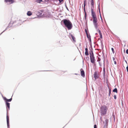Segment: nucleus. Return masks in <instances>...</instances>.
<instances>
[{"label": "nucleus", "mask_w": 128, "mask_h": 128, "mask_svg": "<svg viewBox=\"0 0 128 128\" xmlns=\"http://www.w3.org/2000/svg\"><path fill=\"white\" fill-rule=\"evenodd\" d=\"M91 15L93 18V22L95 27L97 28L98 25L97 23V19L94 10L93 9L91 8Z\"/></svg>", "instance_id": "obj_1"}, {"label": "nucleus", "mask_w": 128, "mask_h": 128, "mask_svg": "<svg viewBox=\"0 0 128 128\" xmlns=\"http://www.w3.org/2000/svg\"><path fill=\"white\" fill-rule=\"evenodd\" d=\"M65 26L68 30H70L72 28V24L70 21L68 20L64 19L62 20Z\"/></svg>", "instance_id": "obj_2"}, {"label": "nucleus", "mask_w": 128, "mask_h": 128, "mask_svg": "<svg viewBox=\"0 0 128 128\" xmlns=\"http://www.w3.org/2000/svg\"><path fill=\"white\" fill-rule=\"evenodd\" d=\"M108 109L107 106L105 105L102 106L100 108V110L101 114L103 116L106 113L107 110Z\"/></svg>", "instance_id": "obj_3"}, {"label": "nucleus", "mask_w": 128, "mask_h": 128, "mask_svg": "<svg viewBox=\"0 0 128 128\" xmlns=\"http://www.w3.org/2000/svg\"><path fill=\"white\" fill-rule=\"evenodd\" d=\"M90 60L92 64H95V59L92 52V54H90Z\"/></svg>", "instance_id": "obj_4"}, {"label": "nucleus", "mask_w": 128, "mask_h": 128, "mask_svg": "<svg viewBox=\"0 0 128 128\" xmlns=\"http://www.w3.org/2000/svg\"><path fill=\"white\" fill-rule=\"evenodd\" d=\"M94 78L95 80H96L97 79L99 78L100 74L98 72L96 71L94 72Z\"/></svg>", "instance_id": "obj_5"}, {"label": "nucleus", "mask_w": 128, "mask_h": 128, "mask_svg": "<svg viewBox=\"0 0 128 128\" xmlns=\"http://www.w3.org/2000/svg\"><path fill=\"white\" fill-rule=\"evenodd\" d=\"M80 71L81 75L82 76L84 77L85 76L84 72L82 68L80 69Z\"/></svg>", "instance_id": "obj_6"}, {"label": "nucleus", "mask_w": 128, "mask_h": 128, "mask_svg": "<svg viewBox=\"0 0 128 128\" xmlns=\"http://www.w3.org/2000/svg\"><path fill=\"white\" fill-rule=\"evenodd\" d=\"M6 106L7 110H9L10 108V104L9 103L6 102Z\"/></svg>", "instance_id": "obj_7"}, {"label": "nucleus", "mask_w": 128, "mask_h": 128, "mask_svg": "<svg viewBox=\"0 0 128 128\" xmlns=\"http://www.w3.org/2000/svg\"><path fill=\"white\" fill-rule=\"evenodd\" d=\"M4 99L5 100V101L6 102H10L11 101V100H12V98H10V99H7L6 98L4 97Z\"/></svg>", "instance_id": "obj_8"}, {"label": "nucleus", "mask_w": 128, "mask_h": 128, "mask_svg": "<svg viewBox=\"0 0 128 128\" xmlns=\"http://www.w3.org/2000/svg\"><path fill=\"white\" fill-rule=\"evenodd\" d=\"M4 1L6 2H10V4H12L14 2V0H4Z\"/></svg>", "instance_id": "obj_9"}, {"label": "nucleus", "mask_w": 128, "mask_h": 128, "mask_svg": "<svg viewBox=\"0 0 128 128\" xmlns=\"http://www.w3.org/2000/svg\"><path fill=\"white\" fill-rule=\"evenodd\" d=\"M85 54L86 55H88V50L87 48H85Z\"/></svg>", "instance_id": "obj_10"}, {"label": "nucleus", "mask_w": 128, "mask_h": 128, "mask_svg": "<svg viewBox=\"0 0 128 128\" xmlns=\"http://www.w3.org/2000/svg\"><path fill=\"white\" fill-rule=\"evenodd\" d=\"M86 35H87V37L88 40H89L91 41V38H90V35H88V33H87Z\"/></svg>", "instance_id": "obj_11"}, {"label": "nucleus", "mask_w": 128, "mask_h": 128, "mask_svg": "<svg viewBox=\"0 0 128 128\" xmlns=\"http://www.w3.org/2000/svg\"><path fill=\"white\" fill-rule=\"evenodd\" d=\"M70 36L71 37H72L73 40L74 41H75V38L74 36L72 35V34H71L70 35Z\"/></svg>", "instance_id": "obj_12"}, {"label": "nucleus", "mask_w": 128, "mask_h": 128, "mask_svg": "<svg viewBox=\"0 0 128 128\" xmlns=\"http://www.w3.org/2000/svg\"><path fill=\"white\" fill-rule=\"evenodd\" d=\"M32 14L31 12L30 11H28L27 12V14L28 16H30Z\"/></svg>", "instance_id": "obj_13"}, {"label": "nucleus", "mask_w": 128, "mask_h": 128, "mask_svg": "<svg viewBox=\"0 0 128 128\" xmlns=\"http://www.w3.org/2000/svg\"><path fill=\"white\" fill-rule=\"evenodd\" d=\"M113 92H116V93L118 92V90L116 88H114L113 90Z\"/></svg>", "instance_id": "obj_14"}, {"label": "nucleus", "mask_w": 128, "mask_h": 128, "mask_svg": "<svg viewBox=\"0 0 128 128\" xmlns=\"http://www.w3.org/2000/svg\"><path fill=\"white\" fill-rule=\"evenodd\" d=\"M86 0H84V7H85V6L86 5Z\"/></svg>", "instance_id": "obj_15"}, {"label": "nucleus", "mask_w": 128, "mask_h": 128, "mask_svg": "<svg viewBox=\"0 0 128 128\" xmlns=\"http://www.w3.org/2000/svg\"><path fill=\"white\" fill-rule=\"evenodd\" d=\"M6 120H7V122H9V117L8 116H6Z\"/></svg>", "instance_id": "obj_16"}, {"label": "nucleus", "mask_w": 128, "mask_h": 128, "mask_svg": "<svg viewBox=\"0 0 128 128\" xmlns=\"http://www.w3.org/2000/svg\"><path fill=\"white\" fill-rule=\"evenodd\" d=\"M91 4L93 6H94V1L93 0H91Z\"/></svg>", "instance_id": "obj_17"}, {"label": "nucleus", "mask_w": 128, "mask_h": 128, "mask_svg": "<svg viewBox=\"0 0 128 128\" xmlns=\"http://www.w3.org/2000/svg\"><path fill=\"white\" fill-rule=\"evenodd\" d=\"M109 94H108V96H110V93H111V89L109 88Z\"/></svg>", "instance_id": "obj_18"}, {"label": "nucleus", "mask_w": 128, "mask_h": 128, "mask_svg": "<svg viewBox=\"0 0 128 128\" xmlns=\"http://www.w3.org/2000/svg\"><path fill=\"white\" fill-rule=\"evenodd\" d=\"M98 33H99V34H100V36L101 35H102V33H101L100 30H98Z\"/></svg>", "instance_id": "obj_19"}, {"label": "nucleus", "mask_w": 128, "mask_h": 128, "mask_svg": "<svg viewBox=\"0 0 128 128\" xmlns=\"http://www.w3.org/2000/svg\"><path fill=\"white\" fill-rule=\"evenodd\" d=\"M111 50L112 51V52L114 54V49L113 48H111Z\"/></svg>", "instance_id": "obj_20"}, {"label": "nucleus", "mask_w": 128, "mask_h": 128, "mask_svg": "<svg viewBox=\"0 0 128 128\" xmlns=\"http://www.w3.org/2000/svg\"><path fill=\"white\" fill-rule=\"evenodd\" d=\"M7 123L8 126L9 127V122H7Z\"/></svg>", "instance_id": "obj_21"}, {"label": "nucleus", "mask_w": 128, "mask_h": 128, "mask_svg": "<svg viewBox=\"0 0 128 128\" xmlns=\"http://www.w3.org/2000/svg\"><path fill=\"white\" fill-rule=\"evenodd\" d=\"M85 18L86 19V12H85Z\"/></svg>", "instance_id": "obj_22"}, {"label": "nucleus", "mask_w": 128, "mask_h": 128, "mask_svg": "<svg viewBox=\"0 0 128 128\" xmlns=\"http://www.w3.org/2000/svg\"><path fill=\"white\" fill-rule=\"evenodd\" d=\"M58 0L59 1L60 3H61L63 1V0Z\"/></svg>", "instance_id": "obj_23"}, {"label": "nucleus", "mask_w": 128, "mask_h": 128, "mask_svg": "<svg viewBox=\"0 0 128 128\" xmlns=\"http://www.w3.org/2000/svg\"><path fill=\"white\" fill-rule=\"evenodd\" d=\"M94 128H97L96 126V124H95L94 125Z\"/></svg>", "instance_id": "obj_24"}, {"label": "nucleus", "mask_w": 128, "mask_h": 128, "mask_svg": "<svg viewBox=\"0 0 128 128\" xmlns=\"http://www.w3.org/2000/svg\"><path fill=\"white\" fill-rule=\"evenodd\" d=\"M126 69L127 72H128V66L126 67Z\"/></svg>", "instance_id": "obj_25"}, {"label": "nucleus", "mask_w": 128, "mask_h": 128, "mask_svg": "<svg viewBox=\"0 0 128 128\" xmlns=\"http://www.w3.org/2000/svg\"><path fill=\"white\" fill-rule=\"evenodd\" d=\"M126 54H128V49H127L126 50Z\"/></svg>", "instance_id": "obj_26"}, {"label": "nucleus", "mask_w": 128, "mask_h": 128, "mask_svg": "<svg viewBox=\"0 0 128 128\" xmlns=\"http://www.w3.org/2000/svg\"><path fill=\"white\" fill-rule=\"evenodd\" d=\"M106 123H107L108 122V119H106Z\"/></svg>", "instance_id": "obj_27"}, {"label": "nucleus", "mask_w": 128, "mask_h": 128, "mask_svg": "<svg viewBox=\"0 0 128 128\" xmlns=\"http://www.w3.org/2000/svg\"><path fill=\"white\" fill-rule=\"evenodd\" d=\"M114 99H116V96H114Z\"/></svg>", "instance_id": "obj_28"}, {"label": "nucleus", "mask_w": 128, "mask_h": 128, "mask_svg": "<svg viewBox=\"0 0 128 128\" xmlns=\"http://www.w3.org/2000/svg\"><path fill=\"white\" fill-rule=\"evenodd\" d=\"M85 32H86V34H87V33H88V32H87V30H86V29H85Z\"/></svg>", "instance_id": "obj_29"}, {"label": "nucleus", "mask_w": 128, "mask_h": 128, "mask_svg": "<svg viewBox=\"0 0 128 128\" xmlns=\"http://www.w3.org/2000/svg\"><path fill=\"white\" fill-rule=\"evenodd\" d=\"M99 65H100V66H102V65H101V64H100V62H99Z\"/></svg>", "instance_id": "obj_30"}, {"label": "nucleus", "mask_w": 128, "mask_h": 128, "mask_svg": "<svg viewBox=\"0 0 128 128\" xmlns=\"http://www.w3.org/2000/svg\"><path fill=\"white\" fill-rule=\"evenodd\" d=\"M84 12L85 13V12H86V10H85V7H84Z\"/></svg>", "instance_id": "obj_31"}, {"label": "nucleus", "mask_w": 128, "mask_h": 128, "mask_svg": "<svg viewBox=\"0 0 128 128\" xmlns=\"http://www.w3.org/2000/svg\"><path fill=\"white\" fill-rule=\"evenodd\" d=\"M100 38H102V35H101L100 36Z\"/></svg>", "instance_id": "obj_32"}, {"label": "nucleus", "mask_w": 128, "mask_h": 128, "mask_svg": "<svg viewBox=\"0 0 128 128\" xmlns=\"http://www.w3.org/2000/svg\"><path fill=\"white\" fill-rule=\"evenodd\" d=\"M114 63L115 64H116V62L115 61H114Z\"/></svg>", "instance_id": "obj_33"}, {"label": "nucleus", "mask_w": 128, "mask_h": 128, "mask_svg": "<svg viewBox=\"0 0 128 128\" xmlns=\"http://www.w3.org/2000/svg\"><path fill=\"white\" fill-rule=\"evenodd\" d=\"M39 0L40 2H42V0Z\"/></svg>", "instance_id": "obj_34"}, {"label": "nucleus", "mask_w": 128, "mask_h": 128, "mask_svg": "<svg viewBox=\"0 0 128 128\" xmlns=\"http://www.w3.org/2000/svg\"><path fill=\"white\" fill-rule=\"evenodd\" d=\"M103 70H104V71H105V68H104H104Z\"/></svg>", "instance_id": "obj_35"}, {"label": "nucleus", "mask_w": 128, "mask_h": 128, "mask_svg": "<svg viewBox=\"0 0 128 128\" xmlns=\"http://www.w3.org/2000/svg\"><path fill=\"white\" fill-rule=\"evenodd\" d=\"M113 58L114 60V58Z\"/></svg>", "instance_id": "obj_36"}]
</instances>
